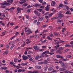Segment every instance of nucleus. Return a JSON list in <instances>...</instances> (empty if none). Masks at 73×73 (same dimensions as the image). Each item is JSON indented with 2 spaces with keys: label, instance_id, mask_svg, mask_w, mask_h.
<instances>
[{
  "label": "nucleus",
  "instance_id": "f257e3e1",
  "mask_svg": "<svg viewBox=\"0 0 73 73\" xmlns=\"http://www.w3.org/2000/svg\"><path fill=\"white\" fill-rule=\"evenodd\" d=\"M1 4L3 5H6L7 6H9V5H10V4L9 3L8 0L7 1H4L3 3H2Z\"/></svg>",
  "mask_w": 73,
  "mask_h": 73
},
{
  "label": "nucleus",
  "instance_id": "f03ea898",
  "mask_svg": "<svg viewBox=\"0 0 73 73\" xmlns=\"http://www.w3.org/2000/svg\"><path fill=\"white\" fill-rule=\"evenodd\" d=\"M26 33H27V35H29V34H31V33H32V30L31 29H29L26 31Z\"/></svg>",
  "mask_w": 73,
  "mask_h": 73
},
{
  "label": "nucleus",
  "instance_id": "7ed1b4c3",
  "mask_svg": "<svg viewBox=\"0 0 73 73\" xmlns=\"http://www.w3.org/2000/svg\"><path fill=\"white\" fill-rule=\"evenodd\" d=\"M56 57L57 58H62V59H64V58L62 56L60 55L57 54L56 55Z\"/></svg>",
  "mask_w": 73,
  "mask_h": 73
},
{
  "label": "nucleus",
  "instance_id": "20e7f679",
  "mask_svg": "<svg viewBox=\"0 0 73 73\" xmlns=\"http://www.w3.org/2000/svg\"><path fill=\"white\" fill-rule=\"evenodd\" d=\"M22 58L23 60H27V59H28V58H29L27 56L25 55H23L22 56Z\"/></svg>",
  "mask_w": 73,
  "mask_h": 73
},
{
  "label": "nucleus",
  "instance_id": "39448f33",
  "mask_svg": "<svg viewBox=\"0 0 73 73\" xmlns=\"http://www.w3.org/2000/svg\"><path fill=\"white\" fill-rule=\"evenodd\" d=\"M64 42V41L62 40L56 42H55L54 44H55V45H56L57 44H60V43H62Z\"/></svg>",
  "mask_w": 73,
  "mask_h": 73
},
{
  "label": "nucleus",
  "instance_id": "423d86ee",
  "mask_svg": "<svg viewBox=\"0 0 73 73\" xmlns=\"http://www.w3.org/2000/svg\"><path fill=\"white\" fill-rule=\"evenodd\" d=\"M33 6L35 7H40V6H41V4H35L33 5Z\"/></svg>",
  "mask_w": 73,
  "mask_h": 73
},
{
  "label": "nucleus",
  "instance_id": "0eeeda50",
  "mask_svg": "<svg viewBox=\"0 0 73 73\" xmlns=\"http://www.w3.org/2000/svg\"><path fill=\"white\" fill-rule=\"evenodd\" d=\"M59 63L60 64H61V65H63V66H65V65H65V64H64V62H62V61H61V60H59Z\"/></svg>",
  "mask_w": 73,
  "mask_h": 73
},
{
  "label": "nucleus",
  "instance_id": "6e6552de",
  "mask_svg": "<svg viewBox=\"0 0 73 73\" xmlns=\"http://www.w3.org/2000/svg\"><path fill=\"white\" fill-rule=\"evenodd\" d=\"M35 68L37 69H40L41 68V67L39 66H35Z\"/></svg>",
  "mask_w": 73,
  "mask_h": 73
},
{
  "label": "nucleus",
  "instance_id": "1a4fd4ad",
  "mask_svg": "<svg viewBox=\"0 0 73 73\" xmlns=\"http://www.w3.org/2000/svg\"><path fill=\"white\" fill-rule=\"evenodd\" d=\"M33 48L35 49V50H38V47H37V46H35L33 47Z\"/></svg>",
  "mask_w": 73,
  "mask_h": 73
},
{
  "label": "nucleus",
  "instance_id": "9d476101",
  "mask_svg": "<svg viewBox=\"0 0 73 73\" xmlns=\"http://www.w3.org/2000/svg\"><path fill=\"white\" fill-rule=\"evenodd\" d=\"M23 10V8H20L19 7H18L17 9V11H22Z\"/></svg>",
  "mask_w": 73,
  "mask_h": 73
},
{
  "label": "nucleus",
  "instance_id": "9b49d317",
  "mask_svg": "<svg viewBox=\"0 0 73 73\" xmlns=\"http://www.w3.org/2000/svg\"><path fill=\"white\" fill-rule=\"evenodd\" d=\"M66 70L65 68H60L59 69V70L61 71H64V70Z\"/></svg>",
  "mask_w": 73,
  "mask_h": 73
},
{
  "label": "nucleus",
  "instance_id": "f8f14e48",
  "mask_svg": "<svg viewBox=\"0 0 73 73\" xmlns=\"http://www.w3.org/2000/svg\"><path fill=\"white\" fill-rule=\"evenodd\" d=\"M40 58V56L37 55L35 57V60H38Z\"/></svg>",
  "mask_w": 73,
  "mask_h": 73
},
{
  "label": "nucleus",
  "instance_id": "ddd939ff",
  "mask_svg": "<svg viewBox=\"0 0 73 73\" xmlns=\"http://www.w3.org/2000/svg\"><path fill=\"white\" fill-rule=\"evenodd\" d=\"M1 69L2 70H6V69H7V67H2L1 68Z\"/></svg>",
  "mask_w": 73,
  "mask_h": 73
},
{
  "label": "nucleus",
  "instance_id": "4468645a",
  "mask_svg": "<svg viewBox=\"0 0 73 73\" xmlns=\"http://www.w3.org/2000/svg\"><path fill=\"white\" fill-rule=\"evenodd\" d=\"M57 21L58 22V23H63V22H64V21L63 20H60L59 19H58L57 20Z\"/></svg>",
  "mask_w": 73,
  "mask_h": 73
},
{
  "label": "nucleus",
  "instance_id": "2eb2a0df",
  "mask_svg": "<svg viewBox=\"0 0 73 73\" xmlns=\"http://www.w3.org/2000/svg\"><path fill=\"white\" fill-rule=\"evenodd\" d=\"M63 49H64V47H61L58 49V51H60V50H63Z\"/></svg>",
  "mask_w": 73,
  "mask_h": 73
},
{
  "label": "nucleus",
  "instance_id": "dca6fc26",
  "mask_svg": "<svg viewBox=\"0 0 73 73\" xmlns=\"http://www.w3.org/2000/svg\"><path fill=\"white\" fill-rule=\"evenodd\" d=\"M28 5V4L27 3H25L22 5V7H27Z\"/></svg>",
  "mask_w": 73,
  "mask_h": 73
},
{
  "label": "nucleus",
  "instance_id": "f3484780",
  "mask_svg": "<svg viewBox=\"0 0 73 73\" xmlns=\"http://www.w3.org/2000/svg\"><path fill=\"white\" fill-rule=\"evenodd\" d=\"M33 73H39L38 71L37 70H35L33 72Z\"/></svg>",
  "mask_w": 73,
  "mask_h": 73
},
{
  "label": "nucleus",
  "instance_id": "a211bd4d",
  "mask_svg": "<svg viewBox=\"0 0 73 73\" xmlns=\"http://www.w3.org/2000/svg\"><path fill=\"white\" fill-rule=\"evenodd\" d=\"M16 44V41H13L11 42V45H14V44Z\"/></svg>",
  "mask_w": 73,
  "mask_h": 73
},
{
  "label": "nucleus",
  "instance_id": "6ab92c4d",
  "mask_svg": "<svg viewBox=\"0 0 73 73\" xmlns=\"http://www.w3.org/2000/svg\"><path fill=\"white\" fill-rule=\"evenodd\" d=\"M52 69H53V68H52L50 67L48 68V71H52Z\"/></svg>",
  "mask_w": 73,
  "mask_h": 73
},
{
  "label": "nucleus",
  "instance_id": "aec40b11",
  "mask_svg": "<svg viewBox=\"0 0 73 73\" xmlns=\"http://www.w3.org/2000/svg\"><path fill=\"white\" fill-rule=\"evenodd\" d=\"M6 31H4L2 33V34L1 35V36H3L5 35V33Z\"/></svg>",
  "mask_w": 73,
  "mask_h": 73
},
{
  "label": "nucleus",
  "instance_id": "412c9836",
  "mask_svg": "<svg viewBox=\"0 0 73 73\" xmlns=\"http://www.w3.org/2000/svg\"><path fill=\"white\" fill-rule=\"evenodd\" d=\"M37 10H38V11H40V12H41L42 11H43V10L41 9H38Z\"/></svg>",
  "mask_w": 73,
  "mask_h": 73
},
{
  "label": "nucleus",
  "instance_id": "4be33fe9",
  "mask_svg": "<svg viewBox=\"0 0 73 73\" xmlns=\"http://www.w3.org/2000/svg\"><path fill=\"white\" fill-rule=\"evenodd\" d=\"M34 13L35 15H37L38 14V11H36V10H35L34 11Z\"/></svg>",
  "mask_w": 73,
  "mask_h": 73
},
{
  "label": "nucleus",
  "instance_id": "5701e85b",
  "mask_svg": "<svg viewBox=\"0 0 73 73\" xmlns=\"http://www.w3.org/2000/svg\"><path fill=\"white\" fill-rule=\"evenodd\" d=\"M8 1L9 3H12L13 1V0H8Z\"/></svg>",
  "mask_w": 73,
  "mask_h": 73
},
{
  "label": "nucleus",
  "instance_id": "b1692460",
  "mask_svg": "<svg viewBox=\"0 0 73 73\" xmlns=\"http://www.w3.org/2000/svg\"><path fill=\"white\" fill-rule=\"evenodd\" d=\"M65 47H70V45L66 44L65 45Z\"/></svg>",
  "mask_w": 73,
  "mask_h": 73
},
{
  "label": "nucleus",
  "instance_id": "393cba45",
  "mask_svg": "<svg viewBox=\"0 0 73 73\" xmlns=\"http://www.w3.org/2000/svg\"><path fill=\"white\" fill-rule=\"evenodd\" d=\"M47 63H48V61L46 60H44V64H47Z\"/></svg>",
  "mask_w": 73,
  "mask_h": 73
},
{
  "label": "nucleus",
  "instance_id": "a878e982",
  "mask_svg": "<svg viewBox=\"0 0 73 73\" xmlns=\"http://www.w3.org/2000/svg\"><path fill=\"white\" fill-rule=\"evenodd\" d=\"M45 10L46 11H49V7L48 6H46L45 7Z\"/></svg>",
  "mask_w": 73,
  "mask_h": 73
},
{
  "label": "nucleus",
  "instance_id": "bb28decb",
  "mask_svg": "<svg viewBox=\"0 0 73 73\" xmlns=\"http://www.w3.org/2000/svg\"><path fill=\"white\" fill-rule=\"evenodd\" d=\"M43 19H43V18L41 17L38 19V21H42V20H43Z\"/></svg>",
  "mask_w": 73,
  "mask_h": 73
},
{
  "label": "nucleus",
  "instance_id": "cd10ccee",
  "mask_svg": "<svg viewBox=\"0 0 73 73\" xmlns=\"http://www.w3.org/2000/svg\"><path fill=\"white\" fill-rule=\"evenodd\" d=\"M21 1H22L23 3H26V0H20Z\"/></svg>",
  "mask_w": 73,
  "mask_h": 73
},
{
  "label": "nucleus",
  "instance_id": "c85d7f7f",
  "mask_svg": "<svg viewBox=\"0 0 73 73\" xmlns=\"http://www.w3.org/2000/svg\"><path fill=\"white\" fill-rule=\"evenodd\" d=\"M53 15V13H51L49 14L48 15V17H51L52 15Z\"/></svg>",
  "mask_w": 73,
  "mask_h": 73
},
{
  "label": "nucleus",
  "instance_id": "c756f323",
  "mask_svg": "<svg viewBox=\"0 0 73 73\" xmlns=\"http://www.w3.org/2000/svg\"><path fill=\"white\" fill-rule=\"evenodd\" d=\"M10 64L11 65H15V63H14L13 62H10Z\"/></svg>",
  "mask_w": 73,
  "mask_h": 73
},
{
  "label": "nucleus",
  "instance_id": "7c9ffc66",
  "mask_svg": "<svg viewBox=\"0 0 73 73\" xmlns=\"http://www.w3.org/2000/svg\"><path fill=\"white\" fill-rule=\"evenodd\" d=\"M62 7H63V4L61 3L59 5V7H60L61 8H62Z\"/></svg>",
  "mask_w": 73,
  "mask_h": 73
},
{
  "label": "nucleus",
  "instance_id": "2f4dec72",
  "mask_svg": "<svg viewBox=\"0 0 73 73\" xmlns=\"http://www.w3.org/2000/svg\"><path fill=\"white\" fill-rule=\"evenodd\" d=\"M18 72L19 73H21V72H22V70L21 69H19L18 70Z\"/></svg>",
  "mask_w": 73,
  "mask_h": 73
},
{
  "label": "nucleus",
  "instance_id": "473e14b6",
  "mask_svg": "<svg viewBox=\"0 0 73 73\" xmlns=\"http://www.w3.org/2000/svg\"><path fill=\"white\" fill-rule=\"evenodd\" d=\"M58 19V17L56 18V17H54L51 18V20H55V19Z\"/></svg>",
  "mask_w": 73,
  "mask_h": 73
},
{
  "label": "nucleus",
  "instance_id": "72a5a7b5",
  "mask_svg": "<svg viewBox=\"0 0 73 73\" xmlns=\"http://www.w3.org/2000/svg\"><path fill=\"white\" fill-rule=\"evenodd\" d=\"M48 68V66H46V67L44 69V71H46V70H47Z\"/></svg>",
  "mask_w": 73,
  "mask_h": 73
},
{
  "label": "nucleus",
  "instance_id": "f704fd0d",
  "mask_svg": "<svg viewBox=\"0 0 73 73\" xmlns=\"http://www.w3.org/2000/svg\"><path fill=\"white\" fill-rule=\"evenodd\" d=\"M44 52H45V53L46 54H49V51H45Z\"/></svg>",
  "mask_w": 73,
  "mask_h": 73
},
{
  "label": "nucleus",
  "instance_id": "c9c22d12",
  "mask_svg": "<svg viewBox=\"0 0 73 73\" xmlns=\"http://www.w3.org/2000/svg\"><path fill=\"white\" fill-rule=\"evenodd\" d=\"M22 65H26L28 64V62H25L22 64Z\"/></svg>",
  "mask_w": 73,
  "mask_h": 73
},
{
  "label": "nucleus",
  "instance_id": "e433bc0d",
  "mask_svg": "<svg viewBox=\"0 0 73 73\" xmlns=\"http://www.w3.org/2000/svg\"><path fill=\"white\" fill-rule=\"evenodd\" d=\"M47 38L49 40H51V41H52V38H50V37L49 36H48Z\"/></svg>",
  "mask_w": 73,
  "mask_h": 73
},
{
  "label": "nucleus",
  "instance_id": "4c0bfd02",
  "mask_svg": "<svg viewBox=\"0 0 73 73\" xmlns=\"http://www.w3.org/2000/svg\"><path fill=\"white\" fill-rule=\"evenodd\" d=\"M55 51V49H52L50 50V52H54Z\"/></svg>",
  "mask_w": 73,
  "mask_h": 73
},
{
  "label": "nucleus",
  "instance_id": "58836bf2",
  "mask_svg": "<svg viewBox=\"0 0 73 73\" xmlns=\"http://www.w3.org/2000/svg\"><path fill=\"white\" fill-rule=\"evenodd\" d=\"M72 57V56H71L70 55H68L67 56V58H70V57Z\"/></svg>",
  "mask_w": 73,
  "mask_h": 73
},
{
  "label": "nucleus",
  "instance_id": "ea45409f",
  "mask_svg": "<svg viewBox=\"0 0 73 73\" xmlns=\"http://www.w3.org/2000/svg\"><path fill=\"white\" fill-rule=\"evenodd\" d=\"M31 9H29L27 10V12H28V13H29V12H30V11H31Z\"/></svg>",
  "mask_w": 73,
  "mask_h": 73
},
{
  "label": "nucleus",
  "instance_id": "a19ab883",
  "mask_svg": "<svg viewBox=\"0 0 73 73\" xmlns=\"http://www.w3.org/2000/svg\"><path fill=\"white\" fill-rule=\"evenodd\" d=\"M16 7H13L10 8V10H14L15 9Z\"/></svg>",
  "mask_w": 73,
  "mask_h": 73
},
{
  "label": "nucleus",
  "instance_id": "79ce46f5",
  "mask_svg": "<svg viewBox=\"0 0 73 73\" xmlns=\"http://www.w3.org/2000/svg\"><path fill=\"white\" fill-rule=\"evenodd\" d=\"M42 48L43 49H44V48H46V46H42Z\"/></svg>",
  "mask_w": 73,
  "mask_h": 73
},
{
  "label": "nucleus",
  "instance_id": "37998d69",
  "mask_svg": "<svg viewBox=\"0 0 73 73\" xmlns=\"http://www.w3.org/2000/svg\"><path fill=\"white\" fill-rule=\"evenodd\" d=\"M52 3H53V4H54V5H52V6H54V5H56V2H55V1H52Z\"/></svg>",
  "mask_w": 73,
  "mask_h": 73
},
{
  "label": "nucleus",
  "instance_id": "c03bdc74",
  "mask_svg": "<svg viewBox=\"0 0 73 73\" xmlns=\"http://www.w3.org/2000/svg\"><path fill=\"white\" fill-rule=\"evenodd\" d=\"M64 3L65 4H66H66H69V3L67 1H64Z\"/></svg>",
  "mask_w": 73,
  "mask_h": 73
},
{
  "label": "nucleus",
  "instance_id": "a18cd8bd",
  "mask_svg": "<svg viewBox=\"0 0 73 73\" xmlns=\"http://www.w3.org/2000/svg\"><path fill=\"white\" fill-rule=\"evenodd\" d=\"M54 35H55V36H58V34L56 33H54Z\"/></svg>",
  "mask_w": 73,
  "mask_h": 73
},
{
  "label": "nucleus",
  "instance_id": "49530a36",
  "mask_svg": "<svg viewBox=\"0 0 73 73\" xmlns=\"http://www.w3.org/2000/svg\"><path fill=\"white\" fill-rule=\"evenodd\" d=\"M61 13V11H60L59 12V16H62V14Z\"/></svg>",
  "mask_w": 73,
  "mask_h": 73
},
{
  "label": "nucleus",
  "instance_id": "de8ad7c7",
  "mask_svg": "<svg viewBox=\"0 0 73 73\" xmlns=\"http://www.w3.org/2000/svg\"><path fill=\"white\" fill-rule=\"evenodd\" d=\"M65 30V28H62V32H64V31Z\"/></svg>",
  "mask_w": 73,
  "mask_h": 73
},
{
  "label": "nucleus",
  "instance_id": "09e8293b",
  "mask_svg": "<svg viewBox=\"0 0 73 73\" xmlns=\"http://www.w3.org/2000/svg\"><path fill=\"white\" fill-rule=\"evenodd\" d=\"M15 46V45H12L11 47L10 48L11 50H12V49H13V48Z\"/></svg>",
  "mask_w": 73,
  "mask_h": 73
},
{
  "label": "nucleus",
  "instance_id": "8fccbe9b",
  "mask_svg": "<svg viewBox=\"0 0 73 73\" xmlns=\"http://www.w3.org/2000/svg\"><path fill=\"white\" fill-rule=\"evenodd\" d=\"M16 36H13V37H11L10 38V39L11 40H12V39H13V38H15V37Z\"/></svg>",
  "mask_w": 73,
  "mask_h": 73
},
{
  "label": "nucleus",
  "instance_id": "3c124183",
  "mask_svg": "<svg viewBox=\"0 0 73 73\" xmlns=\"http://www.w3.org/2000/svg\"><path fill=\"white\" fill-rule=\"evenodd\" d=\"M46 2H44L43 3H42V5H46Z\"/></svg>",
  "mask_w": 73,
  "mask_h": 73
},
{
  "label": "nucleus",
  "instance_id": "603ef678",
  "mask_svg": "<svg viewBox=\"0 0 73 73\" xmlns=\"http://www.w3.org/2000/svg\"><path fill=\"white\" fill-rule=\"evenodd\" d=\"M45 8V6H42L40 7V8Z\"/></svg>",
  "mask_w": 73,
  "mask_h": 73
},
{
  "label": "nucleus",
  "instance_id": "864d4df0",
  "mask_svg": "<svg viewBox=\"0 0 73 73\" xmlns=\"http://www.w3.org/2000/svg\"><path fill=\"white\" fill-rule=\"evenodd\" d=\"M66 9H67V10H69V7L68 6H66Z\"/></svg>",
  "mask_w": 73,
  "mask_h": 73
},
{
  "label": "nucleus",
  "instance_id": "5fc2aeb1",
  "mask_svg": "<svg viewBox=\"0 0 73 73\" xmlns=\"http://www.w3.org/2000/svg\"><path fill=\"white\" fill-rule=\"evenodd\" d=\"M37 20H35L34 21V23L35 24L37 23Z\"/></svg>",
  "mask_w": 73,
  "mask_h": 73
},
{
  "label": "nucleus",
  "instance_id": "6e6d98bb",
  "mask_svg": "<svg viewBox=\"0 0 73 73\" xmlns=\"http://www.w3.org/2000/svg\"><path fill=\"white\" fill-rule=\"evenodd\" d=\"M9 24H10V22H9L7 25V27H9Z\"/></svg>",
  "mask_w": 73,
  "mask_h": 73
},
{
  "label": "nucleus",
  "instance_id": "4d7b16f0",
  "mask_svg": "<svg viewBox=\"0 0 73 73\" xmlns=\"http://www.w3.org/2000/svg\"><path fill=\"white\" fill-rule=\"evenodd\" d=\"M39 64H44V62H39Z\"/></svg>",
  "mask_w": 73,
  "mask_h": 73
},
{
  "label": "nucleus",
  "instance_id": "13d9d810",
  "mask_svg": "<svg viewBox=\"0 0 73 73\" xmlns=\"http://www.w3.org/2000/svg\"><path fill=\"white\" fill-rule=\"evenodd\" d=\"M17 60H18L17 58H15L14 59V62H17Z\"/></svg>",
  "mask_w": 73,
  "mask_h": 73
},
{
  "label": "nucleus",
  "instance_id": "bf43d9fd",
  "mask_svg": "<svg viewBox=\"0 0 73 73\" xmlns=\"http://www.w3.org/2000/svg\"><path fill=\"white\" fill-rule=\"evenodd\" d=\"M26 18L27 19H28V20H29V16H28V15H26Z\"/></svg>",
  "mask_w": 73,
  "mask_h": 73
},
{
  "label": "nucleus",
  "instance_id": "052dcab7",
  "mask_svg": "<svg viewBox=\"0 0 73 73\" xmlns=\"http://www.w3.org/2000/svg\"><path fill=\"white\" fill-rule=\"evenodd\" d=\"M1 7L2 8H6V7H5V6H3V5H2L1 6Z\"/></svg>",
  "mask_w": 73,
  "mask_h": 73
},
{
  "label": "nucleus",
  "instance_id": "680f3d73",
  "mask_svg": "<svg viewBox=\"0 0 73 73\" xmlns=\"http://www.w3.org/2000/svg\"><path fill=\"white\" fill-rule=\"evenodd\" d=\"M30 7H31V6L30 5H28V6L27 7V9H29V8H30Z\"/></svg>",
  "mask_w": 73,
  "mask_h": 73
},
{
  "label": "nucleus",
  "instance_id": "e2e57ef3",
  "mask_svg": "<svg viewBox=\"0 0 73 73\" xmlns=\"http://www.w3.org/2000/svg\"><path fill=\"white\" fill-rule=\"evenodd\" d=\"M29 60L30 61H32L33 60V58H30L29 59Z\"/></svg>",
  "mask_w": 73,
  "mask_h": 73
},
{
  "label": "nucleus",
  "instance_id": "0e129e2a",
  "mask_svg": "<svg viewBox=\"0 0 73 73\" xmlns=\"http://www.w3.org/2000/svg\"><path fill=\"white\" fill-rule=\"evenodd\" d=\"M28 28V27H26L25 28V32H26V31H27V29Z\"/></svg>",
  "mask_w": 73,
  "mask_h": 73
},
{
  "label": "nucleus",
  "instance_id": "69168bd1",
  "mask_svg": "<svg viewBox=\"0 0 73 73\" xmlns=\"http://www.w3.org/2000/svg\"><path fill=\"white\" fill-rule=\"evenodd\" d=\"M28 73H33V72L31 71H29L27 72Z\"/></svg>",
  "mask_w": 73,
  "mask_h": 73
},
{
  "label": "nucleus",
  "instance_id": "338daca9",
  "mask_svg": "<svg viewBox=\"0 0 73 73\" xmlns=\"http://www.w3.org/2000/svg\"><path fill=\"white\" fill-rule=\"evenodd\" d=\"M17 71H18L17 69H15V70L14 72H17Z\"/></svg>",
  "mask_w": 73,
  "mask_h": 73
},
{
  "label": "nucleus",
  "instance_id": "774afa93",
  "mask_svg": "<svg viewBox=\"0 0 73 73\" xmlns=\"http://www.w3.org/2000/svg\"><path fill=\"white\" fill-rule=\"evenodd\" d=\"M70 44H71L73 45V41L70 42Z\"/></svg>",
  "mask_w": 73,
  "mask_h": 73
}]
</instances>
